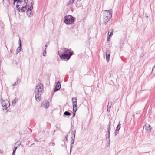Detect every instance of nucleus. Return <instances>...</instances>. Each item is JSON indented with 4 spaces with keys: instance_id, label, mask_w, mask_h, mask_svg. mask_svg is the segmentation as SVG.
<instances>
[{
    "instance_id": "obj_1",
    "label": "nucleus",
    "mask_w": 155,
    "mask_h": 155,
    "mask_svg": "<svg viewBox=\"0 0 155 155\" xmlns=\"http://www.w3.org/2000/svg\"><path fill=\"white\" fill-rule=\"evenodd\" d=\"M74 54V52L71 50V49H68L67 48H64L63 52L59 53V52L58 53L61 59L65 61L68 60Z\"/></svg>"
},
{
    "instance_id": "obj_2",
    "label": "nucleus",
    "mask_w": 155,
    "mask_h": 155,
    "mask_svg": "<svg viewBox=\"0 0 155 155\" xmlns=\"http://www.w3.org/2000/svg\"><path fill=\"white\" fill-rule=\"evenodd\" d=\"M44 90L43 84L41 83H38L36 86L35 91V97L36 101L39 102L41 100V95Z\"/></svg>"
},
{
    "instance_id": "obj_3",
    "label": "nucleus",
    "mask_w": 155,
    "mask_h": 155,
    "mask_svg": "<svg viewBox=\"0 0 155 155\" xmlns=\"http://www.w3.org/2000/svg\"><path fill=\"white\" fill-rule=\"evenodd\" d=\"M64 22L66 24L70 25L75 21V18L71 15H66L64 16Z\"/></svg>"
},
{
    "instance_id": "obj_4",
    "label": "nucleus",
    "mask_w": 155,
    "mask_h": 155,
    "mask_svg": "<svg viewBox=\"0 0 155 155\" xmlns=\"http://www.w3.org/2000/svg\"><path fill=\"white\" fill-rule=\"evenodd\" d=\"M1 102L2 105V107H4L3 108V110H7V112L8 111V107L10 106V103L8 100H3L1 99Z\"/></svg>"
},
{
    "instance_id": "obj_5",
    "label": "nucleus",
    "mask_w": 155,
    "mask_h": 155,
    "mask_svg": "<svg viewBox=\"0 0 155 155\" xmlns=\"http://www.w3.org/2000/svg\"><path fill=\"white\" fill-rule=\"evenodd\" d=\"M25 6H22L21 7H19V5H17L16 6L17 10L20 12H22L27 10V5H25Z\"/></svg>"
},
{
    "instance_id": "obj_6",
    "label": "nucleus",
    "mask_w": 155,
    "mask_h": 155,
    "mask_svg": "<svg viewBox=\"0 0 155 155\" xmlns=\"http://www.w3.org/2000/svg\"><path fill=\"white\" fill-rule=\"evenodd\" d=\"M104 16L105 18L107 17L111 19L112 18V12L110 10H106L105 12H104Z\"/></svg>"
},
{
    "instance_id": "obj_7",
    "label": "nucleus",
    "mask_w": 155,
    "mask_h": 155,
    "mask_svg": "<svg viewBox=\"0 0 155 155\" xmlns=\"http://www.w3.org/2000/svg\"><path fill=\"white\" fill-rule=\"evenodd\" d=\"M61 88L60 82L58 81L54 89V92H52V95H53L54 92H56L59 90Z\"/></svg>"
},
{
    "instance_id": "obj_8",
    "label": "nucleus",
    "mask_w": 155,
    "mask_h": 155,
    "mask_svg": "<svg viewBox=\"0 0 155 155\" xmlns=\"http://www.w3.org/2000/svg\"><path fill=\"white\" fill-rule=\"evenodd\" d=\"M41 106H43L45 108L47 109L49 106V103L47 100H45L41 104Z\"/></svg>"
},
{
    "instance_id": "obj_9",
    "label": "nucleus",
    "mask_w": 155,
    "mask_h": 155,
    "mask_svg": "<svg viewBox=\"0 0 155 155\" xmlns=\"http://www.w3.org/2000/svg\"><path fill=\"white\" fill-rule=\"evenodd\" d=\"M111 122L110 121H109V127L108 129V137L106 138V140H107V139H109V145L110 144V130L111 129Z\"/></svg>"
},
{
    "instance_id": "obj_10",
    "label": "nucleus",
    "mask_w": 155,
    "mask_h": 155,
    "mask_svg": "<svg viewBox=\"0 0 155 155\" xmlns=\"http://www.w3.org/2000/svg\"><path fill=\"white\" fill-rule=\"evenodd\" d=\"M110 51L109 50H107L106 51V55L107 61L108 62L110 58Z\"/></svg>"
},
{
    "instance_id": "obj_11",
    "label": "nucleus",
    "mask_w": 155,
    "mask_h": 155,
    "mask_svg": "<svg viewBox=\"0 0 155 155\" xmlns=\"http://www.w3.org/2000/svg\"><path fill=\"white\" fill-rule=\"evenodd\" d=\"M145 127L146 131L149 133L150 132L152 127L150 125L147 124H145Z\"/></svg>"
},
{
    "instance_id": "obj_12",
    "label": "nucleus",
    "mask_w": 155,
    "mask_h": 155,
    "mask_svg": "<svg viewBox=\"0 0 155 155\" xmlns=\"http://www.w3.org/2000/svg\"><path fill=\"white\" fill-rule=\"evenodd\" d=\"M2 2L4 6L7 7L8 8L9 4H10L9 0H3Z\"/></svg>"
},
{
    "instance_id": "obj_13",
    "label": "nucleus",
    "mask_w": 155,
    "mask_h": 155,
    "mask_svg": "<svg viewBox=\"0 0 155 155\" xmlns=\"http://www.w3.org/2000/svg\"><path fill=\"white\" fill-rule=\"evenodd\" d=\"M74 138L73 137H71V145H70V153H71V150H72V149L73 147V145L74 144Z\"/></svg>"
},
{
    "instance_id": "obj_14",
    "label": "nucleus",
    "mask_w": 155,
    "mask_h": 155,
    "mask_svg": "<svg viewBox=\"0 0 155 155\" xmlns=\"http://www.w3.org/2000/svg\"><path fill=\"white\" fill-rule=\"evenodd\" d=\"M110 19L109 18L107 17L105 18L104 16L103 17V23L104 24H107L110 21Z\"/></svg>"
},
{
    "instance_id": "obj_15",
    "label": "nucleus",
    "mask_w": 155,
    "mask_h": 155,
    "mask_svg": "<svg viewBox=\"0 0 155 155\" xmlns=\"http://www.w3.org/2000/svg\"><path fill=\"white\" fill-rule=\"evenodd\" d=\"M111 106V103L108 102L107 107V111L108 112H109L110 111V108Z\"/></svg>"
},
{
    "instance_id": "obj_16",
    "label": "nucleus",
    "mask_w": 155,
    "mask_h": 155,
    "mask_svg": "<svg viewBox=\"0 0 155 155\" xmlns=\"http://www.w3.org/2000/svg\"><path fill=\"white\" fill-rule=\"evenodd\" d=\"M72 102L73 104H77V98L75 97L72 98Z\"/></svg>"
},
{
    "instance_id": "obj_17",
    "label": "nucleus",
    "mask_w": 155,
    "mask_h": 155,
    "mask_svg": "<svg viewBox=\"0 0 155 155\" xmlns=\"http://www.w3.org/2000/svg\"><path fill=\"white\" fill-rule=\"evenodd\" d=\"M73 111H75L76 112L78 110V106L77 104H73Z\"/></svg>"
},
{
    "instance_id": "obj_18",
    "label": "nucleus",
    "mask_w": 155,
    "mask_h": 155,
    "mask_svg": "<svg viewBox=\"0 0 155 155\" xmlns=\"http://www.w3.org/2000/svg\"><path fill=\"white\" fill-rule=\"evenodd\" d=\"M26 13L27 15L29 17L32 16L33 15L32 13V11H27Z\"/></svg>"
},
{
    "instance_id": "obj_19",
    "label": "nucleus",
    "mask_w": 155,
    "mask_h": 155,
    "mask_svg": "<svg viewBox=\"0 0 155 155\" xmlns=\"http://www.w3.org/2000/svg\"><path fill=\"white\" fill-rule=\"evenodd\" d=\"M74 0H69V1L67 3V5L68 6L73 4Z\"/></svg>"
},
{
    "instance_id": "obj_20",
    "label": "nucleus",
    "mask_w": 155,
    "mask_h": 155,
    "mask_svg": "<svg viewBox=\"0 0 155 155\" xmlns=\"http://www.w3.org/2000/svg\"><path fill=\"white\" fill-rule=\"evenodd\" d=\"M64 114L65 116H69L71 115V113H70L68 111H66L64 113Z\"/></svg>"
},
{
    "instance_id": "obj_21",
    "label": "nucleus",
    "mask_w": 155,
    "mask_h": 155,
    "mask_svg": "<svg viewBox=\"0 0 155 155\" xmlns=\"http://www.w3.org/2000/svg\"><path fill=\"white\" fill-rule=\"evenodd\" d=\"M22 49V47H21L20 48H19V46L16 49V53L18 54L21 51V49Z\"/></svg>"
},
{
    "instance_id": "obj_22",
    "label": "nucleus",
    "mask_w": 155,
    "mask_h": 155,
    "mask_svg": "<svg viewBox=\"0 0 155 155\" xmlns=\"http://www.w3.org/2000/svg\"><path fill=\"white\" fill-rule=\"evenodd\" d=\"M120 125H121L120 124V122H119L118 125H117V127H116V130H119L121 128Z\"/></svg>"
},
{
    "instance_id": "obj_23",
    "label": "nucleus",
    "mask_w": 155,
    "mask_h": 155,
    "mask_svg": "<svg viewBox=\"0 0 155 155\" xmlns=\"http://www.w3.org/2000/svg\"><path fill=\"white\" fill-rule=\"evenodd\" d=\"M75 134H76V131L75 130H74L72 133V137H73L74 138H75Z\"/></svg>"
},
{
    "instance_id": "obj_24",
    "label": "nucleus",
    "mask_w": 155,
    "mask_h": 155,
    "mask_svg": "<svg viewBox=\"0 0 155 155\" xmlns=\"http://www.w3.org/2000/svg\"><path fill=\"white\" fill-rule=\"evenodd\" d=\"M18 99L17 98L15 97L14 101H13L12 102V104L13 105V104H15L16 102L18 101Z\"/></svg>"
},
{
    "instance_id": "obj_25",
    "label": "nucleus",
    "mask_w": 155,
    "mask_h": 155,
    "mask_svg": "<svg viewBox=\"0 0 155 155\" xmlns=\"http://www.w3.org/2000/svg\"><path fill=\"white\" fill-rule=\"evenodd\" d=\"M19 79V78L18 77L17 78L16 81V82H15V83L13 84V85L15 86V85H16V84H18V82Z\"/></svg>"
},
{
    "instance_id": "obj_26",
    "label": "nucleus",
    "mask_w": 155,
    "mask_h": 155,
    "mask_svg": "<svg viewBox=\"0 0 155 155\" xmlns=\"http://www.w3.org/2000/svg\"><path fill=\"white\" fill-rule=\"evenodd\" d=\"M33 7L32 6H30L28 7V9L27 11H32V10L33 9Z\"/></svg>"
},
{
    "instance_id": "obj_27",
    "label": "nucleus",
    "mask_w": 155,
    "mask_h": 155,
    "mask_svg": "<svg viewBox=\"0 0 155 155\" xmlns=\"http://www.w3.org/2000/svg\"><path fill=\"white\" fill-rule=\"evenodd\" d=\"M46 48H45L44 51L43 53V55L44 56H45L46 54Z\"/></svg>"
},
{
    "instance_id": "obj_28",
    "label": "nucleus",
    "mask_w": 155,
    "mask_h": 155,
    "mask_svg": "<svg viewBox=\"0 0 155 155\" xmlns=\"http://www.w3.org/2000/svg\"><path fill=\"white\" fill-rule=\"evenodd\" d=\"M110 31H111V32L110 33V35L109 34V36L110 37L111 35H112L113 34V29H110Z\"/></svg>"
},
{
    "instance_id": "obj_29",
    "label": "nucleus",
    "mask_w": 155,
    "mask_h": 155,
    "mask_svg": "<svg viewBox=\"0 0 155 155\" xmlns=\"http://www.w3.org/2000/svg\"><path fill=\"white\" fill-rule=\"evenodd\" d=\"M49 42H47L46 43V45L45 46V48L47 49V47L49 45Z\"/></svg>"
},
{
    "instance_id": "obj_30",
    "label": "nucleus",
    "mask_w": 155,
    "mask_h": 155,
    "mask_svg": "<svg viewBox=\"0 0 155 155\" xmlns=\"http://www.w3.org/2000/svg\"><path fill=\"white\" fill-rule=\"evenodd\" d=\"M21 0H14L13 1L14 2H17L18 4V3H21Z\"/></svg>"
},
{
    "instance_id": "obj_31",
    "label": "nucleus",
    "mask_w": 155,
    "mask_h": 155,
    "mask_svg": "<svg viewBox=\"0 0 155 155\" xmlns=\"http://www.w3.org/2000/svg\"><path fill=\"white\" fill-rule=\"evenodd\" d=\"M119 133V130H115V133H114V134H115V136H116V135H117Z\"/></svg>"
},
{
    "instance_id": "obj_32",
    "label": "nucleus",
    "mask_w": 155,
    "mask_h": 155,
    "mask_svg": "<svg viewBox=\"0 0 155 155\" xmlns=\"http://www.w3.org/2000/svg\"><path fill=\"white\" fill-rule=\"evenodd\" d=\"M19 48H20L22 46V44L21 42V41L20 39H19Z\"/></svg>"
},
{
    "instance_id": "obj_33",
    "label": "nucleus",
    "mask_w": 155,
    "mask_h": 155,
    "mask_svg": "<svg viewBox=\"0 0 155 155\" xmlns=\"http://www.w3.org/2000/svg\"><path fill=\"white\" fill-rule=\"evenodd\" d=\"M17 148V147H14V149H13V152L12 153H15V152Z\"/></svg>"
},
{
    "instance_id": "obj_34",
    "label": "nucleus",
    "mask_w": 155,
    "mask_h": 155,
    "mask_svg": "<svg viewBox=\"0 0 155 155\" xmlns=\"http://www.w3.org/2000/svg\"><path fill=\"white\" fill-rule=\"evenodd\" d=\"M73 116H72V117H74L75 116V113L76 111H73Z\"/></svg>"
},
{
    "instance_id": "obj_35",
    "label": "nucleus",
    "mask_w": 155,
    "mask_h": 155,
    "mask_svg": "<svg viewBox=\"0 0 155 155\" xmlns=\"http://www.w3.org/2000/svg\"><path fill=\"white\" fill-rule=\"evenodd\" d=\"M68 134H66L65 136V139H66V141L67 142H68Z\"/></svg>"
},
{
    "instance_id": "obj_36",
    "label": "nucleus",
    "mask_w": 155,
    "mask_h": 155,
    "mask_svg": "<svg viewBox=\"0 0 155 155\" xmlns=\"http://www.w3.org/2000/svg\"><path fill=\"white\" fill-rule=\"evenodd\" d=\"M50 145L51 146H54L55 145V143L54 142H51L50 143Z\"/></svg>"
},
{
    "instance_id": "obj_37",
    "label": "nucleus",
    "mask_w": 155,
    "mask_h": 155,
    "mask_svg": "<svg viewBox=\"0 0 155 155\" xmlns=\"http://www.w3.org/2000/svg\"><path fill=\"white\" fill-rule=\"evenodd\" d=\"M24 1L25 2L26 5H27L28 3V0H24Z\"/></svg>"
},
{
    "instance_id": "obj_38",
    "label": "nucleus",
    "mask_w": 155,
    "mask_h": 155,
    "mask_svg": "<svg viewBox=\"0 0 155 155\" xmlns=\"http://www.w3.org/2000/svg\"><path fill=\"white\" fill-rule=\"evenodd\" d=\"M33 139H34V141H35V142H39V141L38 140H37L35 138H33Z\"/></svg>"
},
{
    "instance_id": "obj_39",
    "label": "nucleus",
    "mask_w": 155,
    "mask_h": 155,
    "mask_svg": "<svg viewBox=\"0 0 155 155\" xmlns=\"http://www.w3.org/2000/svg\"><path fill=\"white\" fill-rule=\"evenodd\" d=\"M155 65L152 68V72H153V71L154 70V68H155Z\"/></svg>"
},
{
    "instance_id": "obj_40",
    "label": "nucleus",
    "mask_w": 155,
    "mask_h": 155,
    "mask_svg": "<svg viewBox=\"0 0 155 155\" xmlns=\"http://www.w3.org/2000/svg\"><path fill=\"white\" fill-rule=\"evenodd\" d=\"M30 143V141H28L26 143V145H28Z\"/></svg>"
},
{
    "instance_id": "obj_41",
    "label": "nucleus",
    "mask_w": 155,
    "mask_h": 155,
    "mask_svg": "<svg viewBox=\"0 0 155 155\" xmlns=\"http://www.w3.org/2000/svg\"><path fill=\"white\" fill-rule=\"evenodd\" d=\"M34 2L33 1L32 2H31V6H32L33 5V4H34Z\"/></svg>"
},
{
    "instance_id": "obj_42",
    "label": "nucleus",
    "mask_w": 155,
    "mask_h": 155,
    "mask_svg": "<svg viewBox=\"0 0 155 155\" xmlns=\"http://www.w3.org/2000/svg\"><path fill=\"white\" fill-rule=\"evenodd\" d=\"M16 143H18V144L19 145H20L21 144L19 142H17Z\"/></svg>"
},
{
    "instance_id": "obj_43",
    "label": "nucleus",
    "mask_w": 155,
    "mask_h": 155,
    "mask_svg": "<svg viewBox=\"0 0 155 155\" xmlns=\"http://www.w3.org/2000/svg\"><path fill=\"white\" fill-rule=\"evenodd\" d=\"M35 144V143H33L31 144V145L30 146V147H31V146Z\"/></svg>"
},
{
    "instance_id": "obj_44",
    "label": "nucleus",
    "mask_w": 155,
    "mask_h": 155,
    "mask_svg": "<svg viewBox=\"0 0 155 155\" xmlns=\"http://www.w3.org/2000/svg\"><path fill=\"white\" fill-rule=\"evenodd\" d=\"M109 38H108V37H107V41H109Z\"/></svg>"
},
{
    "instance_id": "obj_45",
    "label": "nucleus",
    "mask_w": 155,
    "mask_h": 155,
    "mask_svg": "<svg viewBox=\"0 0 155 155\" xmlns=\"http://www.w3.org/2000/svg\"><path fill=\"white\" fill-rule=\"evenodd\" d=\"M81 1V0H77V2H80V1Z\"/></svg>"
},
{
    "instance_id": "obj_46",
    "label": "nucleus",
    "mask_w": 155,
    "mask_h": 155,
    "mask_svg": "<svg viewBox=\"0 0 155 155\" xmlns=\"http://www.w3.org/2000/svg\"><path fill=\"white\" fill-rule=\"evenodd\" d=\"M12 49H10V51L11 52H12Z\"/></svg>"
},
{
    "instance_id": "obj_47",
    "label": "nucleus",
    "mask_w": 155,
    "mask_h": 155,
    "mask_svg": "<svg viewBox=\"0 0 155 155\" xmlns=\"http://www.w3.org/2000/svg\"><path fill=\"white\" fill-rule=\"evenodd\" d=\"M12 155H15V153H12Z\"/></svg>"
},
{
    "instance_id": "obj_48",
    "label": "nucleus",
    "mask_w": 155,
    "mask_h": 155,
    "mask_svg": "<svg viewBox=\"0 0 155 155\" xmlns=\"http://www.w3.org/2000/svg\"><path fill=\"white\" fill-rule=\"evenodd\" d=\"M22 0H21V3H22Z\"/></svg>"
},
{
    "instance_id": "obj_49",
    "label": "nucleus",
    "mask_w": 155,
    "mask_h": 155,
    "mask_svg": "<svg viewBox=\"0 0 155 155\" xmlns=\"http://www.w3.org/2000/svg\"><path fill=\"white\" fill-rule=\"evenodd\" d=\"M2 153V152L1 150H0V153Z\"/></svg>"
},
{
    "instance_id": "obj_50",
    "label": "nucleus",
    "mask_w": 155,
    "mask_h": 155,
    "mask_svg": "<svg viewBox=\"0 0 155 155\" xmlns=\"http://www.w3.org/2000/svg\"><path fill=\"white\" fill-rule=\"evenodd\" d=\"M15 2H14V3H13V4L14 5H15Z\"/></svg>"
},
{
    "instance_id": "obj_51",
    "label": "nucleus",
    "mask_w": 155,
    "mask_h": 155,
    "mask_svg": "<svg viewBox=\"0 0 155 155\" xmlns=\"http://www.w3.org/2000/svg\"><path fill=\"white\" fill-rule=\"evenodd\" d=\"M65 147L66 148L67 147V145L66 144L65 145Z\"/></svg>"
}]
</instances>
